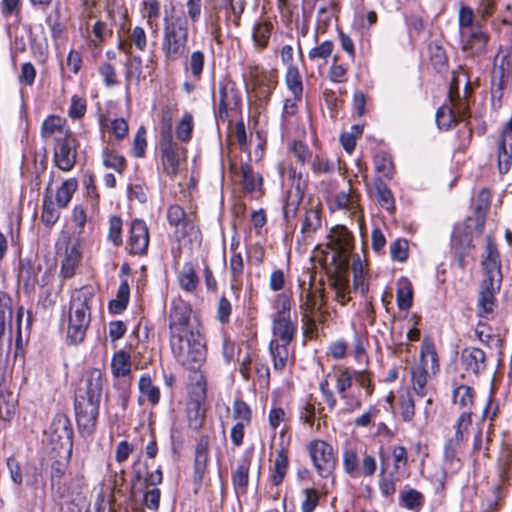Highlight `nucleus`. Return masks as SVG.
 <instances>
[{
  "label": "nucleus",
  "instance_id": "4be33fe9",
  "mask_svg": "<svg viewBox=\"0 0 512 512\" xmlns=\"http://www.w3.org/2000/svg\"><path fill=\"white\" fill-rule=\"evenodd\" d=\"M41 271V265L36 264L30 259H20L18 267V281L22 283L26 290L33 289L38 283V275Z\"/></svg>",
  "mask_w": 512,
  "mask_h": 512
},
{
  "label": "nucleus",
  "instance_id": "39448f33",
  "mask_svg": "<svg viewBox=\"0 0 512 512\" xmlns=\"http://www.w3.org/2000/svg\"><path fill=\"white\" fill-rule=\"evenodd\" d=\"M313 279L314 277L310 275L307 287L304 281L299 284L301 321L304 333L309 337L317 335V323H323L326 318V312L322 309L325 304L324 292L322 288H314Z\"/></svg>",
  "mask_w": 512,
  "mask_h": 512
},
{
  "label": "nucleus",
  "instance_id": "c9c22d12",
  "mask_svg": "<svg viewBox=\"0 0 512 512\" xmlns=\"http://www.w3.org/2000/svg\"><path fill=\"white\" fill-rule=\"evenodd\" d=\"M250 461L244 459L232 473V483L236 493H245L249 482Z\"/></svg>",
  "mask_w": 512,
  "mask_h": 512
},
{
  "label": "nucleus",
  "instance_id": "79ce46f5",
  "mask_svg": "<svg viewBox=\"0 0 512 512\" xmlns=\"http://www.w3.org/2000/svg\"><path fill=\"white\" fill-rule=\"evenodd\" d=\"M286 87L292 92L296 98H302L303 82L301 74L296 66L287 67L285 74Z\"/></svg>",
  "mask_w": 512,
  "mask_h": 512
},
{
  "label": "nucleus",
  "instance_id": "a211bd4d",
  "mask_svg": "<svg viewBox=\"0 0 512 512\" xmlns=\"http://www.w3.org/2000/svg\"><path fill=\"white\" fill-rule=\"evenodd\" d=\"M149 246V230L145 221L134 219L130 224L127 249L129 253L142 256Z\"/></svg>",
  "mask_w": 512,
  "mask_h": 512
},
{
  "label": "nucleus",
  "instance_id": "0eeeda50",
  "mask_svg": "<svg viewBox=\"0 0 512 512\" xmlns=\"http://www.w3.org/2000/svg\"><path fill=\"white\" fill-rule=\"evenodd\" d=\"M188 22L183 17H165L161 48L167 61L174 62L186 52Z\"/></svg>",
  "mask_w": 512,
  "mask_h": 512
},
{
  "label": "nucleus",
  "instance_id": "bf43d9fd",
  "mask_svg": "<svg viewBox=\"0 0 512 512\" xmlns=\"http://www.w3.org/2000/svg\"><path fill=\"white\" fill-rule=\"evenodd\" d=\"M353 373L348 368H340L336 375V388L342 399H347V390L351 387Z\"/></svg>",
  "mask_w": 512,
  "mask_h": 512
},
{
  "label": "nucleus",
  "instance_id": "5701e85b",
  "mask_svg": "<svg viewBox=\"0 0 512 512\" xmlns=\"http://www.w3.org/2000/svg\"><path fill=\"white\" fill-rule=\"evenodd\" d=\"M205 390L202 389V395L198 398H190L187 404V416L189 426L193 430H199L202 427L205 418Z\"/></svg>",
  "mask_w": 512,
  "mask_h": 512
},
{
  "label": "nucleus",
  "instance_id": "f03ea898",
  "mask_svg": "<svg viewBox=\"0 0 512 512\" xmlns=\"http://www.w3.org/2000/svg\"><path fill=\"white\" fill-rule=\"evenodd\" d=\"M486 253V258L482 262L485 277L480 285L476 308L479 318L491 320L495 315V295L500 290L502 282L500 255L491 237H487Z\"/></svg>",
  "mask_w": 512,
  "mask_h": 512
},
{
  "label": "nucleus",
  "instance_id": "dca6fc26",
  "mask_svg": "<svg viewBox=\"0 0 512 512\" xmlns=\"http://www.w3.org/2000/svg\"><path fill=\"white\" fill-rule=\"evenodd\" d=\"M54 163L62 171H70L76 163V139L72 133L57 136Z\"/></svg>",
  "mask_w": 512,
  "mask_h": 512
},
{
  "label": "nucleus",
  "instance_id": "4c0bfd02",
  "mask_svg": "<svg viewBox=\"0 0 512 512\" xmlns=\"http://www.w3.org/2000/svg\"><path fill=\"white\" fill-rule=\"evenodd\" d=\"M111 371L114 377H125L131 372L130 355L125 351H118L111 361Z\"/></svg>",
  "mask_w": 512,
  "mask_h": 512
},
{
  "label": "nucleus",
  "instance_id": "052dcab7",
  "mask_svg": "<svg viewBox=\"0 0 512 512\" xmlns=\"http://www.w3.org/2000/svg\"><path fill=\"white\" fill-rule=\"evenodd\" d=\"M400 415L405 422H412L415 416V403L409 392L400 396Z\"/></svg>",
  "mask_w": 512,
  "mask_h": 512
},
{
  "label": "nucleus",
  "instance_id": "f3484780",
  "mask_svg": "<svg viewBox=\"0 0 512 512\" xmlns=\"http://www.w3.org/2000/svg\"><path fill=\"white\" fill-rule=\"evenodd\" d=\"M166 217L169 225L175 229L174 233L178 241L195 232L193 219L180 205H170L167 208Z\"/></svg>",
  "mask_w": 512,
  "mask_h": 512
},
{
  "label": "nucleus",
  "instance_id": "e433bc0d",
  "mask_svg": "<svg viewBox=\"0 0 512 512\" xmlns=\"http://www.w3.org/2000/svg\"><path fill=\"white\" fill-rule=\"evenodd\" d=\"M130 287L127 280L121 281L116 298L109 302V311L113 314H120L124 311L129 302Z\"/></svg>",
  "mask_w": 512,
  "mask_h": 512
},
{
  "label": "nucleus",
  "instance_id": "b1692460",
  "mask_svg": "<svg viewBox=\"0 0 512 512\" xmlns=\"http://www.w3.org/2000/svg\"><path fill=\"white\" fill-rule=\"evenodd\" d=\"M210 439L207 435H202L195 448L194 459V477L201 480L207 468L209 458Z\"/></svg>",
  "mask_w": 512,
  "mask_h": 512
},
{
  "label": "nucleus",
  "instance_id": "a878e982",
  "mask_svg": "<svg viewBox=\"0 0 512 512\" xmlns=\"http://www.w3.org/2000/svg\"><path fill=\"white\" fill-rule=\"evenodd\" d=\"M290 343L271 340L269 343V353L273 362V369L277 372H283L289 359L288 345Z\"/></svg>",
  "mask_w": 512,
  "mask_h": 512
},
{
  "label": "nucleus",
  "instance_id": "7ed1b4c3",
  "mask_svg": "<svg viewBox=\"0 0 512 512\" xmlns=\"http://www.w3.org/2000/svg\"><path fill=\"white\" fill-rule=\"evenodd\" d=\"M95 296V290L90 285L75 289L71 294L67 328V341L70 344L81 343L91 321L90 303Z\"/></svg>",
  "mask_w": 512,
  "mask_h": 512
},
{
  "label": "nucleus",
  "instance_id": "69168bd1",
  "mask_svg": "<svg viewBox=\"0 0 512 512\" xmlns=\"http://www.w3.org/2000/svg\"><path fill=\"white\" fill-rule=\"evenodd\" d=\"M408 241L402 238L396 239L390 244L389 250L393 260L403 262L408 257Z\"/></svg>",
  "mask_w": 512,
  "mask_h": 512
},
{
  "label": "nucleus",
  "instance_id": "603ef678",
  "mask_svg": "<svg viewBox=\"0 0 512 512\" xmlns=\"http://www.w3.org/2000/svg\"><path fill=\"white\" fill-rule=\"evenodd\" d=\"M472 424V412L471 411H465L460 414L458 417L454 429L455 433L451 437V439H456L457 441H461L463 443L466 442V434L468 432L469 427Z\"/></svg>",
  "mask_w": 512,
  "mask_h": 512
},
{
  "label": "nucleus",
  "instance_id": "de8ad7c7",
  "mask_svg": "<svg viewBox=\"0 0 512 512\" xmlns=\"http://www.w3.org/2000/svg\"><path fill=\"white\" fill-rule=\"evenodd\" d=\"M288 469V456L285 449H281L277 452L276 459L274 461L273 474L271 476L272 483L276 486L280 485L287 473Z\"/></svg>",
  "mask_w": 512,
  "mask_h": 512
},
{
  "label": "nucleus",
  "instance_id": "1a4fd4ad",
  "mask_svg": "<svg viewBox=\"0 0 512 512\" xmlns=\"http://www.w3.org/2000/svg\"><path fill=\"white\" fill-rule=\"evenodd\" d=\"M278 311L272 317V333L278 342L291 343L297 333V324L291 320V299L285 294L277 295Z\"/></svg>",
  "mask_w": 512,
  "mask_h": 512
},
{
  "label": "nucleus",
  "instance_id": "72a5a7b5",
  "mask_svg": "<svg viewBox=\"0 0 512 512\" xmlns=\"http://www.w3.org/2000/svg\"><path fill=\"white\" fill-rule=\"evenodd\" d=\"M178 282L180 287L186 292L196 290L199 280L192 263L187 262L183 265L182 270L178 274Z\"/></svg>",
  "mask_w": 512,
  "mask_h": 512
},
{
  "label": "nucleus",
  "instance_id": "4d7b16f0",
  "mask_svg": "<svg viewBox=\"0 0 512 512\" xmlns=\"http://www.w3.org/2000/svg\"><path fill=\"white\" fill-rule=\"evenodd\" d=\"M375 189L377 200L381 207L388 211H392L394 209V197L391 190L381 180L376 182Z\"/></svg>",
  "mask_w": 512,
  "mask_h": 512
},
{
  "label": "nucleus",
  "instance_id": "5fc2aeb1",
  "mask_svg": "<svg viewBox=\"0 0 512 512\" xmlns=\"http://www.w3.org/2000/svg\"><path fill=\"white\" fill-rule=\"evenodd\" d=\"M272 31V25L268 22H260L254 26L252 38L254 44L263 49L267 46Z\"/></svg>",
  "mask_w": 512,
  "mask_h": 512
},
{
  "label": "nucleus",
  "instance_id": "58836bf2",
  "mask_svg": "<svg viewBox=\"0 0 512 512\" xmlns=\"http://www.w3.org/2000/svg\"><path fill=\"white\" fill-rule=\"evenodd\" d=\"M60 218V208L53 201L51 196L46 195L43 199L41 221L47 226H53Z\"/></svg>",
  "mask_w": 512,
  "mask_h": 512
},
{
  "label": "nucleus",
  "instance_id": "a18cd8bd",
  "mask_svg": "<svg viewBox=\"0 0 512 512\" xmlns=\"http://www.w3.org/2000/svg\"><path fill=\"white\" fill-rule=\"evenodd\" d=\"M411 373L414 392L420 397L426 396L427 381L432 374L425 370L423 367H418L416 365L411 368Z\"/></svg>",
  "mask_w": 512,
  "mask_h": 512
},
{
  "label": "nucleus",
  "instance_id": "338daca9",
  "mask_svg": "<svg viewBox=\"0 0 512 512\" xmlns=\"http://www.w3.org/2000/svg\"><path fill=\"white\" fill-rule=\"evenodd\" d=\"M98 72L106 87H113L118 84L117 72L112 64L108 62L102 63L99 66Z\"/></svg>",
  "mask_w": 512,
  "mask_h": 512
},
{
  "label": "nucleus",
  "instance_id": "c85d7f7f",
  "mask_svg": "<svg viewBox=\"0 0 512 512\" xmlns=\"http://www.w3.org/2000/svg\"><path fill=\"white\" fill-rule=\"evenodd\" d=\"M138 388L141 395L138 398L140 404L146 398L152 405H156L160 400V390L157 386L153 385L152 379L149 374H143L138 382Z\"/></svg>",
  "mask_w": 512,
  "mask_h": 512
},
{
  "label": "nucleus",
  "instance_id": "e2e57ef3",
  "mask_svg": "<svg viewBox=\"0 0 512 512\" xmlns=\"http://www.w3.org/2000/svg\"><path fill=\"white\" fill-rule=\"evenodd\" d=\"M336 3L332 0L327 6L321 7L317 13L318 29L324 32L336 13Z\"/></svg>",
  "mask_w": 512,
  "mask_h": 512
},
{
  "label": "nucleus",
  "instance_id": "ea45409f",
  "mask_svg": "<svg viewBox=\"0 0 512 512\" xmlns=\"http://www.w3.org/2000/svg\"><path fill=\"white\" fill-rule=\"evenodd\" d=\"M289 177L294 181V188L287 192L284 204L299 208V205L303 199V190L301 187L302 175L297 174L295 170H289Z\"/></svg>",
  "mask_w": 512,
  "mask_h": 512
},
{
  "label": "nucleus",
  "instance_id": "680f3d73",
  "mask_svg": "<svg viewBox=\"0 0 512 512\" xmlns=\"http://www.w3.org/2000/svg\"><path fill=\"white\" fill-rule=\"evenodd\" d=\"M256 85L258 86V95L263 98H268L277 85V80L274 74H263L257 79Z\"/></svg>",
  "mask_w": 512,
  "mask_h": 512
},
{
  "label": "nucleus",
  "instance_id": "a19ab883",
  "mask_svg": "<svg viewBox=\"0 0 512 512\" xmlns=\"http://www.w3.org/2000/svg\"><path fill=\"white\" fill-rule=\"evenodd\" d=\"M78 183L75 178L65 180L56 191V204L59 208H65L75 191L77 190Z\"/></svg>",
  "mask_w": 512,
  "mask_h": 512
},
{
  "label": "nucleus",
  "instance_id": "6e6d98bb",
  "mask_svg": "<svg viewBox=\"0 0 512 512\" xmlns=\"http://www.w3.org/2000/svg\"><path fill=\"white\" fill-rule=\"evenodd\" d=\"M358 469H359L358 478L373 477L377 470V461H376L375 457L371 454H368L366 451H363L360 456V462L358 465Z\"/></svg>",
  "mask_w": 512,
  "mask_h": 512
},
{
  "label": "nucleus",
  "instance_id": "37998d69",
  "mask_svg": "<svg viewBox=\"0 0 512 512\" xmlns=\"http://www.w3.org/2000/svg\"><path fill=\"white\" fill-rule=\"evenodd\" d=\"M142 67V58L137 55L131 56L130 54L125 62L126 87H128L133 81L139 83L142 74Z\"/></svg>",
  "mask_w": 512,
  "mask_h": 512
},
{
  "label": "nucleus",
  "instance_id": "f257e3e1",
  "mask_svg": "<svg viewBox=\"0 0 512 512\" xmlns=\"http://www.w3.org/2000/svg\"><path fill=\"white\" fill-rule=\"evenodd\" d=\"M329 247L334 251L332 264L334 269L329 276L330 285L335 291V299L341 305L351 300L348 270L354 237L343 225H336L329 233Z\"/></svg>",
  "mask_w": 512,
  "mask_h": 512
},
{
  "label": "nucleus",
  "instance_id": "6e6552de",
  "mask_svg": "<svg viewBox=\"0 0 512 512\" xmlns=\"http://www.w3.org/2000/svg\"><path fill=\"white\" fill-rule=\"evenodd\" d=\"M226 10V19L233 21L238 26L240 24V17L245 10V0H218L217 3L211 1L210 8H207L206 13V26L208 32L214 40L220 42V16L219 11Z\"/></svg>",
  "mask_w": 512,
  "mask_h": 512
},
{
  "label": "nucleus",
  "instance_id": "c756f323",
  "mask_svg": "<svg viewBox=\"0 0 512 512\" xmlns=\"http://www.w3.org/2000/svg\"><path fill=\"white\" fill-rule=\"evenodd\" d=\"M241 185L246 193H253L261 189L263 179L261 175L254 173L249 164H242L240 167Z\"/></svg>",
  "mask_w": 512,
  "mask_h": 512
},
{
  "label": "nucleus",
  "instance_id": "412c9836",
  "mask_svg": "<svg viewBox=\"0 0 512 512\" xmlns=\"http://www.w3.org/2000/svg\"><path fill=\"white\" fill-rule=\"evenodd\" d=\"M461 361L466 371L479 375L486 369V355L483 350L475 347L463 349Z\"/></svg>",
  "mask_w": 512,
  "mask_h": 512
},
{
  "label": "nucleus",
  "instance_id": "8fccbe9b",
  "mask_svg": "<svg viewBox=\"0 0 512 512\" xmlns=\"http://www.w3.org/2000/svg\"><path fill=\"white\" fill-rule=\"evenodd\" d=\"M400 503L403 507L419 511L424 503V496L415 489H409L401 492Z\"/></svg>",
  "mask_w": 512,
  "mask_h": 512
},
{
  "label": "nucleus",
  "instance_id": "9d476101",
  "mask_svg": "<svg viewBox=\"0 0 512 512\" xmlns=\"http://www.w3.org/2000/svg\"><path fill=\"white\" fill-rule=\"evenodd\" d=\"M159 151L163 172L167 176L175 177L179 172L180 161L185 157V150L173 140L170 124L161 130Z\"/></svg>",
  "mask_w": 512,
  "mask_h": 512
},
{
  "label": "nucleus",
  "instance_id": "7c9ffc66",
  "mask_svg": "<svg viewBox=\"0 0 512 512\" xmlns=\"http://www.w3.org/2000/svg\"><path fill=\"white\" fill-rule=\"evenodd\" d=\"M81 258L79 248L76 244L68 245L65 250V256L61 264V275L64 278H71L75 274V268L77 267Z\"/></svg>",
  "mask_w": 512,
  "mask_h": 512
},
{
  "label": "nucleus",
  "instance_id": "49530a36",
  "mask_svg": "<svg viewBox=\"0 0 512 512\" xmlns=\"http://www.w3.org/2000/svg\"><path fill=\"white\" fill-rule=\"evenodd\" d=\"M475 391L467 385H459L453 391V403L461 408L471 409L474 404Z\"/></svg>",
  "mask_w": 512,
  "mask_h": 512
},
{
  "label": "nucleus",
  "instance_id": "6ab92c4d",
  "mask_svg": "<svg viewBox=\"0 0 512 512\" xmlns=\"http://www.w3.org/2000/svg\"><path fill=\"white\" fill-rule=\"evenodd\" d=\"M104 374L99 369H92L87 373L83 386L79 387L75 397H84L101 401Z\"/></svg>",
  "mask_w": 512,
  "mask_h": 512
},
{
  "label": "nucleus",
  "instance_id": "09e8293b",
  "mask_svg": "<svg viewBox=\"0 0 512 512\" xmlns=\"http://www.w3.org/2000/svg\"><path fill=\"white\" fill-rule=\"evenodd\" d=\"M374 166L378 173L386 179H392L395 173L394 164L389 154L385 152L378 153L374 157Z\"/></svg>",
  "mask_w": 512,
  "mask_h": 512
},
{
  "label": "nucleus",
  "instance_id": "0e129e2a",
  "mask_svg": "<svg viewBox=\"0 0 512 512\" xmlns=\"http://www.w3.org/2000/svg\"><path fill=\"white\" fill-rule=\"evenodd\" d=\"M108 240L115 246H120L122 240V219L118 216H112L109 220Z\"/></svg>",
  "mask_w": 512,
  "mask_h": 512
},
{
  "label": "nucleus",
  "instance_id": "cd10ccee",
  "mask_svg": "<svg viewBox=\"0 0 512 512\" xmlns=\"http://www.w3.org/2000/svg\"><path fill=\"white\" fill-rule=\"evenodd\" d=\"M66 120L60 116L50 115L47 117L41 126V136L44 139L55 136H64L66 133H71L65 130Z\"/></svg>",
  "mask_w": 512,
  "mask_h": 512
},
{
  "label": "nucleus",
  "instance_id": "13d9d810",
  "mask_svg": "<svg viewBox=\"0 0 512 512\" xmlns=\"http://www.w3.org/2000/svg\"><path fill=\"white\" fill-rule=\"evenodd\" d=\"M103 164L107 168L114 169L121 173L126 166V160L123 156L116 154L109 148H105L102 152Z\"/></svg>",
  "mask_w": 512,
  "mask_h": 512
},
{
  "label": "nucleus",
  "instance_id": "c03bdc74",
  "mask_svg": "<svg viewBox=\"0 0 512 512\" xmlns=\"http://www.w3.org/2000/svg\"><path fill=\"white\" fill-rule=\"evenodd\" d=\"M475 334L478 340L488 347L500 348L502 346V339L493 334L491 327L482 321L478 322L475 328Z\"/></svg>",
  "mask_w": 512,
  "mask_h": 512
},
{
  "label": "nucleus",
  "instance_id": "20e7f679",
  "mask_svg": "<svg viewBox=\"0 0 512 512\" xmlns=\"http://www.w3.org/2000/svg\"><path fill=\"white\" fill-rule=\"evenodd\" d=\"M458 24L462 50L469 56L483 54L489 40L484 16L478 18L471 7L462 6L458 12Z\"/></svg>",
  "mask_w": 512,
  "mask_h": 512
},
{
  "label": "nucleus",
  "instance_id": "4468645a",
  "mask_svg": "<svg viewBox=\"0 0 512 512\" xmlns=\"http://www.w3.org/2000/svg\"><path fill=\"white\" fill-rule=\"evenodd\" d=\"M308 452L318 474L322 478L329 477L335 466L332 446L323 440H313L308 445Z\"/></svg>",
  "mask_w": 512,
  "mask_h": 512
},
{
  "label": "nucleus",
  "instance_id": "393cba45",
  "mask_svg": "<svg viewBox=\"0 0 512 512\" xmlns=\"http://www.w3.org/2000/svg\"><path fill=\"white\" fill-rule=\"evenodd\" d=\"M133 45L142 52L147 48V35L145 30L140 26H136L131 30L129 35V42L119 38L118 49L125 54H131Z\"/></svg>",
  "mask_w": 512,
  "mask_h": 512
},
{
  "label": "nucleus",
  "instance_id": "423d86ee",
  "mask_svg": "<svg viewBox=\"0 0 512 512\" xmlns=\"http://www.w3.org/2000/svg\"><path fill=\"white\" fill-rule=\"evenodd\" d=\"M170 347L176 361L187 369L195 370L205 361L206 346L200 332L170 337Z\"/></svg>",
  "mask_w": 512,
  "mask_h": 512
},
{
  "label": "nucleus",
  "instance_id": "aec40b11",
  "mask_svg": "<svg viewBox=\"0 0 512 512\" xmlns=\"http://www.w3.org/2000/svg\"><path fill=\"white\" fill-rule=\"evenodd\" d=\"M465 443L449 438L444 444L443 467L444 470L456 473L463 465V449Z\"/></svg>",
  "mask_w": 512,
  "mask_h": 512
},
{
  "label": "nucleus",
  "instance_id": "2eb2a0df",
  "mask_svg": "<svg viewBox=\"0 0 512 512\" xmlns=\"http://www.w3.org/2000/svg\"><path fill=\"white\" fill-rule=\"evenodd\" d=\"M99 400L84 397H75V414L79 429L92 433L98 420Z\"/></svg>",
  "mask_w": 512,
  "mask_h": 512
},
{
  "label": "nucleus",
  "instance_id": "774afa93",
  "mask_svg": "<svg viewBox=\"0 0 512 512\" xmlns=\"http://www.w3.org/2000/svg\"><path fill=\"white\" fill-rule=\"evenodd\" d=\"M304 499L301 503L302 512H313L319 503V493L316 489L307 488L303 490Z\"/></svg>",
  "mask_w": 512,
  "mask_h": 512
},
{
  "label": "nucleus",
  "instance_id": "3c124183",
  "mask_svg": "<svg viewBox=\"0 0 512 512\" xmlns=\"http://www.w3.org/2000/svg\"><path fill=\"white\" fill-rule=\"evenodd\" d=\"M321 227V216L317 209H309L305 213L301 231L304 235L310 236Z\"/></svg>",
  "mask_w": 512,
  "mask_h": 512
},
{
  "label": "nucleus",
  "instance_id": "473e14b6",
  "mask_svg": "<svg viewBox=\"0 0 512 512\" xmlns=\"http://www.w3.org/2000/svg\"><path fill=\"white\" fill-rule=\"evenodd\" d=\"M59 459L55 460L51 465V484L52 486L59 485L68 468L72 452L58 451Z\"/></svg>",
  "mask_w": 512,
  "mask_h": 512
},
{
  "label": "nucleus",
  "instance_id": "f704fd0d",
  "mask_svg": "<svg viewBox=\"0 0 512 512\" xmlns=\"http://www.w3.org/2000/svg\"><path fill=\"white\" fill-rule=\"evenodd\" d=\"M413 303V288L407 278H401L397 282V305L400 310H407Z\"/></svg>",
  "mask_w": 512,
  "mask_h": 512
},
{
  "label": "nucleus",
  "instance_id": "2f4dec72",
  "mask_svg": "<svg viewBox=\"0 0 512 512\" xmlns=\"http://www.w3.org/2000/svg\"><path fill=\"white\" fill-rule=\"evenodd\" d=\"M361 451L357 447H347L343 451V470L344 472L353 479L358 478V465L360 462Z\"/></svg>",
  "mask_w": 512,
  "mask_h": 512
},
{
  "label": "nucleus",
  "instance_id": "864d4df0",
  "mask_svg": "<svg viewBox=\"0 0 512 512\" xmlns=\"http://www.w3.org/2000/svg\"><path fill=\"white\" fill-rule=\"evenodd\" d=\"M205 64V56L201 51H194L191 53L187 63L186 70L190 71L193 79L199 81L202 76L203 68Z\"/></svg>",
  "mask_w": 512,
  "mask_h": 512
},
{
  "label": "nucleus",
  "instance_id": "ddd939ff",
  "mask_svg": "<svg viewBox=\"0 0 512 512\" xmlns=\"http://www.w3.org/2000/svg\"><path fill=\"white\" fill-rule=\"evenodd\" d=\"M50 441L54 451L73 450V428L65 414H57L50 425Z\"/></svg>",
  "mask_w": 512,
  "mask_h": 512
},
{
  "label": "nucleus",
  "instance_id": "9b49d317",
  "mask_svg": "<svg viewBox=\"0 0 512 512\" xmlns=\"http://www.w3.org/2000/svg\"><path fill=\"white\" fill-rule=\"evenodd\" d=\"M190 305L182 300L174 303L169 314L170 337L199 332Z\"/></svg>",
  "mask_w": 512,
  "mask_h": 512
},
{
  "label": "nucleus",
  "instance_id": "bb28decb",
  "mask_svg": "<svg viewBox=\"0 0 512 512\" xmlns=\"http://www.w3.org/2000/svg\"><path fill=\"white\" fill-rule=\"evenodd\" d=\"M416 366L423 367L429 373L435 375L438 370V357L434 344L430 341H423L420 350V362Z\"/></svg>",
  "mask_w": 512,
  "mask_h": 512
},
{
  "label": "nucleus",
  "instance_id": "f8f14e48",
  "mask_svg": "<svg viewBox=\"0 0 512 512\" xmlns=\"http://www.w3.org/2000/svg\"><path fill=\"white\" fill-rule=\"evenodd\" d=\"M241 102V94L234 83H219L218 104L214 106L216 121H229V113L238 110Z\"/></svg>",
  "mask_w": 512,
  "mask_h": 512
}]
</instances>
